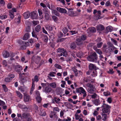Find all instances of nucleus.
Returning <instances> with one entry per match:
<instances>
[{
	"label": "nucleus",
	"mask_w": 121,
	"mask_h": 121,
	"mask_svg": "<svg viewBox=\"0 0 121 121\" xmlns=\"http://www.w3.org/2000/svg\"><path fill=\"white\" fill-rule=\"evenodd\" d=\"M87 58L88 60L90 61L95 62H97L98 56L95 52L91 53L90 55L88 56Z\"/></svg>",
	"instance_id": "1"
},
{
	"label": "nucleus",
	"mask_w": 121,
	"mask_h": 121,
	"mask_svg": "<svg viewBox=\"0 0 121 121\" xmlns=\"http://www.w3.org/2000/svg\"><path fill=\"white\" fill-rule=\"evenodd\" d=\"M101 108H103L102 110L104 113H107L110 111L111 107L107 104H103L101 106Z\"/></svg>",
	"instance_id": "2"
},
{
	"label": "nucleus",
	"mask_w": 121,
	"mask_h": 121,
	"mask_svg": "<svg viewBox=\"0 0 121 121\" xmlns=\"http://www.w3.org/2000/svg\"><path fill=\"white\" fill-rule=\"evenodd\" d=\"M67 9L68 10V12H67L66 13L69 16L72 17L76 16L75 15H74V13L73 11V9L72 8H67Z\"/></svg>",
	"instance_id": "3"
},
{
	"label": "nucleus",
	"mask_w": 121,
	"mask_h": 121,
	"mask_svg": "<svg viewBox=\"0 0 121 121\" xmlns=\"http://www.w3.org/2000/svg\"><path fill=\"white\" fill-rule=\"evenodd\" d=\"M40 59V57L38 56L37 57L33 56L32 58V60L35 62L37 64L39 63Z\"/></svg>",
	"instance_id": "4"
},
{
	"label": "nucleus",
	"mask_w": 121,
	"mask_h": 121,
	"mask_svg": "<svg viewBox=\"0 0 121 121\" xmlns=\"http://www.w3.org/2000/svg\"><path fill=\"white\" fill-rule=\"evenodd\" d=\"M57 52H62L63 53V56H66L67 53L65 49H62L61 48H59L57 50Z\"/></svg>",
	"instance_id": "5"
},
{
	"label": "nucleus",
	"mask_w": 121,
	"mask_h": 121,
	"mask_svg": "<svg viewBox=\"0 0 121 121\" xmlns=\"http://www.w3.org/2000/svg\"><path fill=\"white\" fill-rule=\"evenodd\" d=\"M31 17L33 19H36L38 18V14L37 12H33L31 13Z\"/></svg>",
	"instance_id": "6"
},
{
	"label": "nucleus",
	"mask_w": 121,
	"mask_h": 121,
	"mask_svg": "<svg viewBox=\"0 0 121 121\" xmlns=\"http://www.w3.org/2000/svg\"><path fill=\"white\" fill-rule=\"evenodd\" d=\"M15 71L18 72V73L21 72V71L22 70V67L20 65H17L15 66Z\"/></svg>",
	"instance_id": "7"
},
{
	"label": "nucleus",
	"mask_w": 121,
	"mask_h": 121,
	"mask_svg": "<svg viewBox=\"0 0 121 121\" xmlns=\"http://www.w3.org/2000/svg\"><path fill=\"white\" fill-rule=\"evenodd\" d=\"M56 10L59 12L62 13L66 14L67 12V11L65 9L60 7H57Z\"/></svg>",
	"instance_id": "8"
},
{
	"label": "nucleus",
	"mask_w": 121,
	"mask_h": 121,
	"mask_svg": "<svg viewBox=\"0 0 121 121\" xmlns=\"http://www.w3.org/2000/svg\"><path fill=\"white\" fill-rule=\"evenodd\" d=\"M52 90V88L49 86H46L44 90L43 91L45 92L46 93H49L51 92Z\"/></svg>",
	"instance_id": "9"
},
{
	"label": "nucleus",
	"mask_w": 121,
	"mask_h": 121,
	"mask_svg": "<svg viewBox=\"0 0 121 121\" xmlns=\"http://www.w3.org/2000/svg\"><path fill=\"white\" fill-rule=\"evenodd\" d=\"M76 43L78 45H81L83 44L82 41L80 37L77 38L76 39Z\"/></svg>",
	"instance_id": "10"
},
{
	"label": "nucleus",
	"mask_w": 121,
	"mask_h": 121,
	"mask_svg": "<svg viewBox=\"0 0 121 121\" xmlns=\"http://www.w3.org/2000/svg\"><path fill=\"white\" fill-rule=\"evenodd\" d=\"M88 67L89 69L91 70H96L97 69V67L95 65L91 63L89 65Z\"/></svg>",
	"instance_id": "11"
},
{
	"label": "nucleus",
	"mask_w": 121,
	"mask_h": 121,
	"mask_svg": "<svg viewBox=\"0 0 121 121\" xmlns=\"http://www.w3.org/2000/svg\"><path fill=\"white\" fill-rule=\"evenodd\" d=\"M101 15V11L99 10L97 12V14L95 15V16L96 17L95 19L98 20L101 18L100 16Z\"/></svg>",
	"instance_id": "12"
},
{
	"label": "nucleus",
	"mask_w": 121,
	"mask_h": 121,
	"mask_svg": "<svg viewBox=\"0 0 121 121\" xmlns=\"http://www.w3.org/2000/svg\"><path fill=\"white\" fill-rule=\"evenodd\" d=\"M30 15V13L29 11H27L24 13L23 14V16L24 18L25 19L28 18Z\"/></svg>",
	"instance_id": "13"
},
{
	"label": "nucleus",
	"mask_w": 121,
	"mask_h": 121,
	"mask_svg": "<svg viewBox=\"0 0 121 121\" xmlns=\"http://www.w3.org/2000/svg\"><path fill=\"white\" fill-rule=\"evenodd\" d=\"M3 56L5 58H7L9 56V54L8 52L7 51H4L3 52Z\"/></svg>",
	"instance_id": "14"
},
{
	"label": "nucleus",
	"mask_w": 121,
	"mask_h": 121,
	"mask_svg": "<svg viewBox=\"0 0 121 121\" xmlns=\"http://www.w3.org/2000/svg\"><path fill=\"white\" fill-rule=\"evenodd\" d=\"M97 30L100 31L104 30V28L103 25H98L97 26Z\"/></svg>",
	"instance_id": "15"
},
{
	"label": "nucleus",
	"mask_w": 121,
	"mask_h": 121,
	"mask_svg": "<svg viewBox=\"0 0 121 121\" xmlns=\"http://www.w3.org/2000/svg\"><path fill=\"white\" fill-rule=\"evenodd\" d=\"M93 102L94 104L95 105H99L100 103L99 99L94 100L93 101Z\"/></svg>",
	"instance_id": "16"
},
{
	"label": "nucleus",
	"mask_w": 121,
	"mask_h": 121,
	"mask_svg": "<svg viewBox=\"0 0 121 121\" xmlns=\"http://www.w3.org/2000/svg\"><path fill=\"white\" fill-rule=\"evenodd\" d=\"M76 44L74 42H73L71 43L70 45V48L71 49H74L76 48Z\"/></svg>",
	"instance_id": "17"
},
{
	"label": "nucleus",
	"mask_w": 121,
	"mask_h": 121,
	"mask_svg": "<svg viewBox=\"0 0 121 121\" xmlns=\"http://www.w3.org/2000/svg\"><path fill=\"white\" fill-rule=\"evenodd\" d=\"M30 114L24 112L22 115V117L25 119H26L29 117Z\"/></svg>",
	"instance_id": "18"
},
{
	"label": "nucleus",
	"mask_w": 121,
	"mask_h": 121,
	"mask_svg": "<svg viewBox=\"0 0 121 121\" xmlns=\"http://www.w3.org/2000/svg\"><path fill=\"white\" fill-rule=\"evenodd\" d=\"M29 34L28 33H26L25 34L23 37V39L26 40L28 39L29 37Z\"/></svg>",
	"instance_id": "19"
},
{
	"label": "nucleus",
	"mask_w": 121,
	"mask_h": 121,
	"mask_svg": "<svg viewBox=\"0 0 121 121\" xmlns=\"http://www.w3.org/2000/svg\"><path fill=\"white\" fill-rule=\"evenodd\" d=\"M44 17L46 19L48 20L49 19L50 16L48 13V11H47L46 12L44 13Z\"/></svg>",
	"instance_id": "20"
},
{
	"label": "nucleus",
	"mask_w": 121,
	"mask_h": 121,
	"mask_svg": "<svg viewBox=\"0 0 121 121\" xmlns=\"http://www.w3.org/2000/svg\"><path fill=\"white\" fill-rule=\"evenodd\" d=\"M56 112L51 111L50 114V117L51 118H52L53 116L56 117Z\"/></svg>",
	"instance_id": "21"
},
{
	"label": "nucleus",
	"mask_w": 121,
	"mask_h": 121,
	"mask_svg": "<svg viewBox=\"0 0 121 121\" xmlns=\"http://www.w3.org/2000/svg\"><path fill=\"white\" fill-rule=\"evenodd\" d=\"M90 32L91 33H94L96 32V30L94 27H91L88 29Z\"/></svg>",
	"instance_id": "22"
},
{
	"label": "nucleus",
	"mask_w": 121,
	"mask_h": 121,
	"mask_svg": "<svg viewBox=\"0 0 121 121\" xmlns=\"http://www.w3.org/2000/svg\"><path fill=\"white\" fill-rule=\"evenodd\" d=\"M95 91V89L94 87L91 88H89L88 89V91L91 94L93 93Z\"/></svg>",
	"instance_id": "23"
},
{
	"label": "nucleus",
	"mask_w": 121,
	"mask_h": 121,
	"mask_svg": "<svg viewBox=\"0 0 121 121\" xmlns=\"http://www.w3.org/2000/svg\"><path fill=\"white\" fill-rule=\"evenodd\" d=\"M84 55V53L82 52H79L78 53L76 54L77 56L78 57L80 58L82 57Z\"/></svg>",
	"instance_id": "24"
},
{
	"label": "nucleus",
	"mask_w": 121,
	"mask_h": 121,
	"mask_svg": "<svg viewBox=\"0 0 121 121\" xmlns=\"http://www.w3.org/2000/svg\"><path fill=\"white\" fill-rule=\"evenodd\" d=\"M113 50V48L111 47H108L107 48L105 49V51L107 53H109L112 52Z\"/></svg>",
	"instance_id": "25"
},
{
	"label": "nucleus",
	"mask_w": 121,
	"mask_h": 121,
	"mask_svg": "<svg viewBox=\"0 0 121 121\" xmlns=\"http://www.w3.org/2000/svg\"><path fill=\"white\" fill-rule=\"evenodd\" d=\"M49 85L51 87L53 88H55L56 87V84L55 82L49 83Z\"/></svg>",
	"instance_id": "26"
},
{
	"label": "nucleus",
	"mask_w": 121,
	"mask_h": 121,
	"mask_svg": "<svg viewBox=\"0 0 121 121\" xmlns=\"http://www.w3.org/2000/svg\"><path fill=\"white\" fill-rule=\"evenodd\" d=\"M24 100L25 102L29 101L30 97L29 96L27 95H25L24 96Z\"/></svg>",
	"instance_id": "27"
},
{
	"label": "nucleus",
	"mask_w": 121,
	"mask_h": 121,
	"mask_svg": "<svg viewBox=\"0 0 121 121\" xmlns=\"http://www.w3.org/2000/svg\"><path fill=\"white\" fill-rule=\"evenodd\" d=\"M53 100L54 101L58 104H59L60 103V99L59 98L57 97H55L54 99Z\"/></svg>",
	"instance_id": "28"
},
{
	"label": "nucleus",
	"mask_w": 121,
	"mask_h": 121,
	"mask_svg": "<svg viewBox=\"0 0 121 121\" xmlns=\"http://www.w3.org/2000/svg\"><path fill=\"white\" fill-rule=\"evenodd\" d=\"M41 30V26L39 25H38L36 26L35 28V31L37 32H39Z\"/></svg>",
	"instance_id": "29"
},
{
	"label": "nucleus",
	"mask_w": 121,
	"mask_h": 121,
	"mask_svg": "<svg viewBox=\"0 0 121 121\" xmlns=\"http://www.w3.org/2000/svg\"><path fill=\"white\" fill-rule=\"evenodd\" d=\"M17 43L21 45H22L23 44H28V42H25L22 41L21 40H19L17 41Z\"/></svg>",
	"instance_id": "30"
},
{
	"label": "nucleus",
	"mask_w": 121,
	"mask_h": 121,
	"mask_svg": "<svg viewBox=\"0 0 121 121\" xmlns=\"http://www.w3.org/2000/svg\"><path fill=\"white\" fill-rule=\"evenodd\" d=\"M37 101L39 103H40L42 100L41 97L40 96H37L36 98Z\"/></svg>",
	"instance_id": "31"
},
{
	"label": "nucleus",
	"mask_w": 121,
	"mask_h": 121,
	"mask_svg": "<svg viewBox=\"0 0 121 121\" xmlns=\"http://www.w3.org/2000/svg\"><path fill=\"white\" fill-rule=\"evenodd\" d=\"M46 28L47 30H48L49 31H52L53 29V27L52 26L49 25L46 26Z\"/></svg>",
	"instance_id": "32"
},
{
	"label": "nucleus",
	"mask_w": 121,
	"mask_h": 121,
	"mask_svg": "<svg viewBox=\"0 0 121 121\" xmlns=\"http://www.w3.org/2000/svg\"><path fill=\"white\" fill-rule=\"evenodd\" d=\"M39 80L37 76L36 75L34 77V79H32V82H35V81L37 82Z\"/></svg>",
	"instance_id": "33"
},
{
	"label": "nucleus",
	"mask_w": 121,
	"mask_h": 121,
	"mask_svg": "<svg viewBox=\"0 0 121 121\" xmlns=\"http://www.w3.org/2000/svg\"><path fill=\"white\" fill-rule=\"evenodd\" d=\"M32 36L34 37L35 38L37 39V40H38V38L37 35L35 31H33L32 33Z\"/></svg>",
	"instance_id": "34"
},
{
	"label": "nucleus",
	"mask_w": 121,
	"mask_h": 121,
	"mask_svg": "<svg viewBox=\"0 0 121 121\" xmlns=\"http://www.w3.org/2000/svg\"><path fill=\"white\" fill-rule=\"evenodd\" d=\"M81 93H82L83 94V97H85L86 96V92L84 90V89L83 88H82V89L81 90Z\"/></svg>",
	"instance_id": "35"
},
{
	"label": "nucleus",
	"mask_w": 121,
	"mask_h": 121,
	"mask_svg": "<svg viewBox=\"0 0 121 121\" xmlns=\"http://www.w3.org/2000/svg\"><path fill=\"white\" fill-rule=\"evenodd\" d=\"M16 93L17 96L20 99H22V95L21 93L17 91H16Z\"/></svg>",
	"instance_id": "36"
},
{
	"label": "nucleus",
	"mask_w": 121,
	"mask_h": 121,
	"mask_svg": "<svg viewBox=\"0 0 121 121\" xmlns=\"http://www.w3.org/2000/svg\"><path fill=\"white\" fill-rule=\"evenodd\" d=\"M102 117L103 118V120L104 121H105L107 118V114L103 113L102 114Z\"/></svg>",
	"instance_id": "37"
},
{
	"label": "nucleus",
	"mask_w": 121,
	"mask_h": 121,
	"mask_svg": "<svg viewBox=\"0 0 121 121\" xmlns=\"http://www.w3.org/2000/svg\"><path fill=\"white\" fill-rule=\"evenodd\" d=\"M97 72L96 70H94L91 75L93 77H95L97 76Z\"/></svg>",
	"instance_id": "38"
},
{
	"label": "nucleus",
	"mask_w": 121,
	"mask_h": 121,
	"mask_svg": "<svg viewBox=\"0 0 121 121\" xmlns=\"http://www.w3.org/2000/svg\"><path fill=\"white\" fill-rule=\"evenodd\" d=\"M35 84L34 82H32V84L31 86V90L30 91V93H31V94L32 91H33L34 87H35Z\"/></svg>",
	"instance_id": "39"
},
{
	"label": "nucleus",
	"mask_w": 121,
	"mask_h": 121,
	"mask_svg": "<svg viewBox=\"0 0 121 121\" xmlns=\"http://www.w3.org/2000/svg\"><path fill=\"white\" fill-rule=\"evenodd\" d=\"M28 44H22L20 47V49L22 50L26 49V45H28Z\"/></svg>",
	"instance_id": "40"
},
{
	"label": "nucleus",
	"mask_w": 121,
	"mask_h": 121,
	"mask_svg": "<svg viewBox=\"0 0 121 121\" xmlns=\"http://www.w3.org/2000/svg\"><path fill=\"white\" fill-rule=\"evenodd\" d=\"M82 87H80L79 88H77L76 90V92L81 94V92L82 89Z\"/></svg>",
	"instance_id": "41"
},
{
	"label": "nucleus",
	"mask_w": 121,
	"mask_h": 121,
	"mask_svg": "<svg viewBox=\"0 0 121 121\" xmlns=\"http://www.w3.org/2000/svg\"><path fill=\"white\" fill-rule=\"evenodd\" d=\"M12 80L11 78H10L9 77H6L4 79V81L6 82H10Z\"/></svg>",
	"instance_id": "42"
},
{
	"label": "nucleus",
	"mask_w": 121,
	"mask_h": 121,
	"mask_svg": "<svg viewBox=\"0 0 121 121\" xmlns=\"http://www.w3.org/2000/svg\"><path fill=\"white\" fill-rule=\"evenodd\" d=\"M80 37L82 41L85 40L86 39V36L85 35H83L81 36Z\"/></svg>",
	"instance_id": "43"
},
{
	"label": "nucleus",
	"mask_w": 121,
	"mask_h": 121,
	"mask_svg": "<svg viewBox=\"0 0 121 121\" xmlns=\"http://www.w3.org/2000/svg\"><path fill=\"white\" fill-rule=\"evenodd\" d=\"M52 19L55 22H56L58 20V18L56 16L54 15L52 16Z\"/></svg>",
	"instance_id": "44"
},
{
	"label": "nucleus",
	"mask_w": 121,
	"mask_h": 121,
	"mask_svg": "<svg viewBox=\"0 0 121 121\" xmlns=\"http://www.w3.org/2000/svg\"><path fill=\"white\" fill-rule=\"evenodd\" d=\"M2 86L4 89V91L6 92L8 91V89L6 85L4 84H3L2 85Z\"/></svg>",
	"instance_id": "45"
},
{
	"label": "nucleus",
	"mask_w": 121,
	"mask_h": 121,
	"mask_svg": "<svg viewBox=\"0 0 121 121\" xmlns=\"http://www.w3.org/2000/svg\"><path fill=\"white\" fill-rule=\"evenodd\" d=\"M62 30L63 33L65 34L68 31V30L66 27H65L63 28Z\"/></svg>",
	"instance_id": "46"
},
{
	"label": "nucleus",
	"mask_w": 121,
	"mask_h": 121,
	"mask_svg": "<svg viewBox=\"0 0 121 121\" xmlns=\"http://www.w3.org/2000/svg\"><path fill=\"white\" fill-rule=\"evenodd\" d=\"M43 39L45 42H47L48 40V37L47 36L45 35L44 36Z\"/></svg>",
	"instance_id": "47"
},
{
	"label": "nucleus",
	"mask_w": 121,
	"mask_h": 121,
	"mask_svg": "<svg viewBox=\"0 0 121 121\" xmlns=\"http://www.w3.org/2000/svg\"><path fill=\"white\" fill-rule=\"evenodd\" d=\"M55 67L57 69H62L61 66L57 64H55L54 65Z\"/></svg>",
	"instance_id": "48"
},
{
	"label": "nucleus",
	"mask_w": 121,
	"mask_h": 121,
	"mask_svg": "<svg viewBox=\"0 0 121 121\" xmlns=\"http://www.w3.org/2000/svg\"><path fill=\"white\" fill-rule=\"evenodd\" d=\"M38 13H39V15L40 16V17H41V18L43 17V16L42 15V12L41 9H38Z\"/></svg>",
	"instance_id": "49"
},
{
	"label": "nucleus",
	"mask_w": 121,
	"mask_h": 121,
	"mask_svg": "<svg viewBox=\"0 0 121 121\" xmlns=\"http://www.w3.org/2000/svg\"><path fill=\"white\" fill-rule=\"evenodd\" d=\"M53 112H59V109L58 107H55L53 108Z\"/></svg>",
	"instance_id": "50"
},
{
	"label": "nucleus",
	"mask_w": 121,
	"mask_h": 121,
	"mask_svg": "<svg viewBox=\"0 0 121 121\" xmlns=\"http://www.w3.org/2000/svg\"><path fill=\"white\" fill-rule=\"evenodd\" d=\"M15 75L13 74L10 73L8 75V77H9L10 78L12 79L14 78L15 77Z\"/></svg>",
	"instance_id": "51"
},
{
	"label": "nucleus",
	"mask_w": 121,
	"mask_h": 121,
	"mask_svg": "<svg viewBox=\"0 0 121 121\" xmlns=\"http://www.w3.org/2000/svg\"><path fill=\"white\" fill-rule=\"evenodd\" d=\"M103 43L102 42L98 43L97 44V47L98 48H100L102 46Z\"/></svg>",
	"instance_id": "52"
},
{
	"label": "nucleus",
	"mask_w": 121,
	"mask_h": 121,
	"mask_svg": "<svg viewBox=\"0 0 121 121\" xmlns=\"http://www.w3.org/2000/svg\"><path fill=\"white\" fill-rule=\"evenodd\" d=\"M96 53L99 54V55L102 54V52L100 49H98L95 51Z\"/></svg>",
	"instance_id": "53"
},
{
	"label": "nucleus",
	"mask_w": 121,
	"mask_h": 121,
	"mask_svg": "<svg viewBox=\"0 0 121 121\" xmlns=\"http://www.w3.org/2000/svg\"><path fill=\"white\" fill-rule=\"evenodd\" d=\"M104 95L105 96H107L110 95V93L108 91H107L104 92Z\"/></svg>",
	"instance_id": "54"
},
{
	"label": "nucleus",
	"mask_w": 121,
	"mask_h": 121,
	"mask_svg": "<svg viewBox=\"0 0 121 121\" xmlns=\"http://www.w3.org/2000/svg\"><path fill=\"white\" fill-rule=\"evenodd\" d=\"M22 74L21 73H19V77L21 79V81L22 82H23V80H25V79L22 78Z\"/></svg>",
	"instance_id": "55"
},
{
	"label": "nucleus",
	"mask_w": 121,
	"mask_h": 121,
	"mask_svg": "<svg viewBox=\"0 0 121 121\" xmlns=\"http://www.w3.org/2000/svg\"><path fill=\"white\" fill-rule=\"evenodd\" d=\"M86 86L89 88H92L93 87V85L91 84L90 83H88L87 84Z\"/></svg>",
	"instance_id": "56"
},
{
	"label": "nucleus",
	"mask_w": 121,
	"mask_h": 121,
	"mask_svg": "<svg viewBox=\"0 0 121 121\" xmlns=\"http://www.w3.org/2000/svg\"><path fill=\"white\" fill-rule=\"evenodd\" d=\"M5 103L3 101L0 100V105L2 106H3L5 105Z\"/></svg>",
	"instance_id": "57"
},
{
	"label": "nucleus",
	"mask_w": 121,
	"mask_h": 121,
	"mask_svg": "<svg viewBox=\"0 0 121 121\" xmlns=\"http://www.w3.org/2000/svg\"><path fill=\"white\" fill-rule=\"evenodd\" d=\"M53 13L56 16H58L59 15V13L56 10H54Z\"/></svg>",
	"instance_id": "58"
},
{
	"label": "nucleus",
	"mask_w": 121,
	"mask_h": 121,
	"mask_svg": "<svg viewBox=\"0 0 121 121\" xmlns=\"http://www.w3.org/2000/svg\"><path fill=\"white\" fill-rule=\"evenodd\" d=\"M14 13L13 12H12L11 13H10V16L11 18L13 19L14 17Z\"/></svg>",
	"instance_id": "59"
},
{
	"label": "nucleus",
	"mask_w": 121,
	"mask_h": 121,
	"mask_svg": "<svg viewBox=\"0 0 121 121\" xmlns=\"http://www.w3.org/2000/svg\"><path fill=\"white\" fill-rule=\"evenodd\" d=\"M107 29L108 31L110 32H111L112 30V27L109 26L107 27Z\"/></svg>",
	"instance_id": "60"
},
{
	"label": "nucleus",
	"mask_w": 121,
	"mask_h": 121,
	"mask_svg": "<svg viewBox=\"0 0 121 121\" xmlns=\"http://www.w3.org/2000/svg\"><path fill=\"white\" fill-rule=\"evenodd\" d=\"M30 28L29 26H28L26 28V31L27 32H29L30 31Z\"/></svg>",
	"instance_id": "61"
},
{
	"label": "nucleus",
	"mask_w": 121,
	"mask_h": 121,
	"mask_svg": "<svg viewBox=\"0 0 121 121\" xmlns=\"http://www.w3.org/2000/svg\"><path fill=\"white\" fill-rule=\"evenodd\" d=\"M36 41V40L34 41L33 39L31 38L30 39H29L28 41L30 43H34L35 41Z\"/></svg>",
	"instance_id": "62"
},
{
	"label": "nucleus",
	"mask_w": 121,
	"mask_h": 121,
	"mask_svg": "<svg viewBox=\"0 0 121 121\" xmlns=\"http://www.w3.org/2000/svg\"><path fill=\"white\" fill-rule=\"evenodd\" d=\"M107 101L109 103H111L112 102V101L111 98H108L107 99Z\"/></svg>",
	"instance_id": "63"
},
{
	"label": "nucleus",
	"mask_w": 121,
	"mask_h": 121,
	"mask_svg": "<svg viewBox=\"0 0 121 121\" xmlns=\"http://www.w3.org/2000/svg\"><path fill=\"white\" fill-rule=\"evenodd\" d=\"M12 4L11 3H9L7 5L8 8L9 9H10L12 8Z\"/></svg>",
	"instance_id": "64"
}]
</instances>
